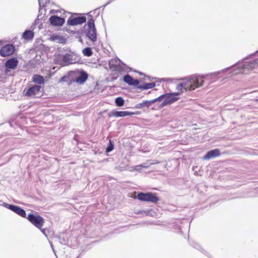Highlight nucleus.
<instances>
[{
  "label": "nucleus",
  "instance_id": "obj_1",
  "mask_svg": "<svg viewBox=\"0 0 258 258\" xmlns=\"http://www.w3.org/2000/svg\"><path fill=\"white\" fill-rule=\"evenodd\" d=\"M20 108L23 113L12 116L8 123L12 128L15 130V134H20V131L26 127V125L32 122V117L31 113L32 112L31 105L22 104Z\"/></svg>",
  "mask_w": 258,
  "mask_h": 258
},
{
  "label": "nucleus",
  "instance_id": "obj_2",
  "mask_svg": "<svg viewBox=\"0 0 258 258\" xmlns=\"http://www.w3.org/2000/svg\"><path fill=\"white\" fill-rule=\"evenodd\" d=\"M33 82L37 83V85H33V97L39 98L43 94L44 78L38 75L33 76Z\"/></svg>",
  "mask_w": 258,
  "mask_h": 258
},
{
  "label": "nucleus",
  "instance_id": "obj_3",
  "mask_svg": "<svg viewBox=\"0 0 258 258\" xmlns=\"http://www.w3.org/2000/svg\"><path fill=\"white\" fill-rule=\"evenodd\" d=\"M4 207L14 212L23 218H27L31 223H32V211L29 213L27 217L25 211L19 206L13 204H5Z\"/></svg>",
  "mask_w": 258,
  "mask_h": 258
},
{
  "label": "nucleus",
  "instance_id": "obj_4",
  "mask_svg": "<svg viewBox=\"0 0 258 258\" xmlns=\"http://www.w3.org/2000/svg\"><path fill=\"white\" fill-rule=\"evenodd\" d=\"M137 199L141 201L151 202L154 204H157L159 201L157 194L153 192H139L137 195Z\"/></svg>",
  "mask_w": 258,
  "mask_h": 258
},
{
  "label": "nucleus",
  "instance_id": "obj_5",
  "mask_svg": "<svg viewBox=\"0 0 258 258\" xmlns=\"http://www.w3.org/2000/svg\"><path fill=\"white\" fill-rule=\"evenodd\" d=\"M88 30L87 33V36L91 41L95 42L97 40V34L95 27L94 20L93 18H91L88 20Z\"/></svg>",
  "mask_w": 258,
  "mask_h": 258
},
{
  "label": "nucleus",
  "instance_id": "obj_6",
  "mask_svg": "<svg viewBox=\"0 0 258 258\" xmlns=\"http://www.w3.org/2000/svg\"><path fill=\"white\" fill-rule=\"evenodd\" d=\"M15 50L16 48L14 44H5L0 49V56L3 57L10 56L14 53Z\"/></svg>",
  "mask_w": 258,
  "mask_h": 258
},
{
  "label": "nucleus",
  "instance_id": "obj_7",
  "mask_svg": "<svg viewBox=\"0 0 258 258\" xmlns=\"http://www.w3.org/2000/svg\"><path fill=\"white\" fill-rule=\"evenodd\" d=\"M19 61L15 57L8 59L5 64V73L8 74L12 70L15 69L18 65Z\"/></svg>",
  "mask_w": 258,
  "mask_h": 258
},
{
  "label": "nucleus",
  "instance_id": "obj_8",
  "mask_svg": "<svg viewBox=\"0 0 258 258\" xmlns=\"http://www.w3.org/2000/svg\"><path fill=\"white\" fill-rule=\"evenodd\" d=\"M86 21L85 17H71L67 20V24L70 26H75L77 25H81L84 23Z\"/></svg>",
  "mask_w": 258,
  "mask_h": 258
},
{
  "label": "nucleus",
  "instance_id": "obj_9",
  "mask_svg": "<svg viewBox=\"0 0 258 258\" xmlns=\"http://www.w3.org/2000/svg\"><path fill=\"white\" fill-rule=\"evenodd\" d=\"M44 223V219L41 216L38 214L33 215V225L45 234V229L42 228Z\"/></svg>",
  "mask_w": 258,
  "mask_h": 258
},
{
  "label": "nucleus",
  "instance_id": "obj_10",
  "mask_svg": "<svg viewBox=\"0 0 258 258\" xmlns=\"http://www.w3.org/2000/svg\"><path fill=\"white\" fill-rule=\"evenodd\" d=\"M49 21L50 24L54 26H61L65 23V19L64 18L55 15L51 16L49 18Z\"/></svg>",
  "mask_w": 258,
  "mask_h": 258
},
{
  "label": "nucleus",
  "instance_id": "obj_11",
  "mask_svg": "<svg viewBox=\"0 0 258 258\" xmlns=\"http://www.w3.org/2000/svg\"><path fill=\"white\" fill-rule=\"evenodd\" d=\"M191 83L192 84L194 90L203 86L204 82V78L201 76H192L190 77Z\"/></svg>",
  "mask_w": 258,
  "mask_h": 258
},
{
  "label": "nucleus",
  "instance_id": "obj_12",
  "mask_svg": "<svg viewBox=\"0 0 258 258\" xmlns=\"http://www.w3.org/2000/svg\"><path fill=\"white\" fill-rule=\"evenodd\" d=\"M139 111L136 112H128L126 111H114L111 112V116L119 117H124L132 115L139 114Z\"/></svg>",
  "mask_w": 258,
  "mask_h": 258
},
{
  "label": "nucleus",
  "instance_id": "obj_13",
  "mask_svg": "<svg viewBox=\"0 0 258 258\" xmlns=\"http://www.w3.org/2000/svg\"><path fill=\"white\" fill-rule=\"evenodd\" d=\"M109 68L112 72L116 73H121L124 71L123 67L120 64L115 63L113 60L109 63Z\"/></svg>",
  "mask_w": 258,
  "mask_h": 258
},
{
  "label": "nucleus",
  "instance_id": "obj_14",
  "mask_svg": "<svg viewBox=\"0 0 258 258\" xmlns=\"http://www.w3.org/2000/svg\"><path fill=\"white\" fill-rule=\"evenodd\" d=\"M221 155L220 151L218 149L211 150L207 153L204 156V160H209L213 158H215L220 156Z\"/></svg>",
  "mask_w": 258,
  "mask_h": 258
},
{
  "label": "nucleus",
  "instance_id": "obj_15",
  "mask_svg": "<svg viewBox=\"0 0 258 258\" xmlns=\"http://www.w3.org/2000/svg\"><path fill=\"white\" fill-rule=\"evenodd\" d=\"M182 83L183 84L184 90L190 91L194 90L190 77L183 79Z\"/></svg>",
  "mask_w": 258,
  "mask_h": 258
},
{
  "label": "nucleus",
  "instance_id": "obj_16",
  "mask_svg": "<svg viewBox=\"0 0 258 258\" xmlns=\"http://www.w3.org/2000/svg\"><path fill=\"white\" fill-rule=\"evenodd\" d=\"M123 81L130 85L137 86L139 84V81L138 80L134 79L129 75H126L123 77Z\"/></svg>",
  "mask_w": 258,
  "mask_h": 258
},
{
  "label": "nucleus",
  "instance_id": "obj_17",
  "mask_svg": "<svg viewBox=\"0 0 258 258\" xmlns=\"http://www.w3.org/2000/svg\"><path fill=\"white\" fill-rule=\"evenodd\" d=\"M32 27V26L31 27ZM22 39L26 41L32 40V29L31 28L26 29L22 35Z\"/></svg>",
  "mask_w": 258,
  "mask_h": 258
},
{
  "label": "nucleus",
  "instance_id": "obj_18",
  "mask_svg": "<svg viewBox=\"0 0 258 258\" xmlns=\"http://www.w3.org/2000/svg\"><path fill=\"white\" fill-rule=\"evenodd\" d=\"M88 74L85 72H81L80 76L78 77L75 82L79 84H83L88 79Z\"/></svg>",
  "mask_w": 258,
  "mask_h": 258
},
{
  "label": "nucleus",
  "instance_id": "obj_19",
  "mask_svg": "<svg viewBox=\"0 0 258 258\" xmlns=\"http://www.w3.org/2000/svg\"><path fill=\"white\" fill-rule=\"evenodd\" d=\"M177 100V98H175L173 94H169L166 96L162 103L163 105H166L170 104Z\"/></svg>",
  "mask_w": 258,
  "mask_h": 258
},
{
  "label": "nucleus",
  "instance_id": "obj_20",
  "mask_svg": "<svg viewBox=\"0 0 258 258\" xmlns=\"http://www.w3.org/2000/svg\"><path fill=\"white\" fill-rule=\"evenodd\" d=\"M23 94L28 97L32 96V85L30 84V82L29 83L28 86L24 90Z\"/></svg>",
  "mask_w": 258,
  "mask_h": 258
},
{
  "label": "nucleus",
  "instance_id": "obj_21",
  "mask_svg": "<svg viewBox=\"0 0 258 258\" xmlns=\"http://www.w3.org/2000/svg\"><path fill=\"white\" fill-rule=\"evenodd\" d=\"M71 55L69 54H66L62 56V63L63 66H67L71 63Z\"/></svg>",
  "mask_w": 258,
  "mask_h": 258
},
{
  "label": "nucleus",
  "instance_id": "obj_22",
  "mask_svg": "<svg viewBox=\"0 0 258 258\" xmlns=\"http://www.w3.org/2000/svg\"><path fill=\"white\" fill-rule=\"evenodd\" d=\"M155 86V83H146L143 85L140 86L139 88H140L142 90H147V89L153 88Z\"/></svg>",
  "mask_w": 258,
  "mask_h": 258
},
{
  "label": "nucleus",
  "instance_id": "obj_23",
  "mask_svg": "<svg viewBox=\"0 0 258 258\" xmlns=\"http://www.w3.org/2000/svg\"><path fill=\"white\" fill-rule=\"evenodd\" d=\"M115 102L117 106L120 107L124 105V101L122 97H119L115 99Z\"/></svg>",
  "mask_w": 258,
  "mask_h": 258
},
{
  "label": "nucleus",
  "instance_id": "obj_24",
  "mask_svg": "<svg viewBox=\"0 0 258 258\" xmlns=\"http://www.w3.org/2000/svg\"><path fill=\"white\" fill-rule=\"evenodd\" d=\"M83 52L85 55L87 56H91L93 53L91 48L90 47H86L84 48L83 50Z\"/></svg>",
  "mask_w": 258,
  "mask_h": 258
},
{
  "label": "nucleus",
  "instance_id": "obj_25",
  "mask_svg": "<svg viewBox=\"0 0 258 258\" xmlns=\"http://www.w3.org/2000/svg\"><path fill=\"white\" fill-rule=\"evenodd\" d=\"M176 88L179 91H180L179 92H178V93H176L175 94L176 95H178L179 94H180V93L182 92V91L184 89L183 83L181 82V83L178 84L177 85Z\"/></svg>",
  "mask_w": 258,
  "mask_h": 258
},
{
  "label": "nucleus",
  "instance_id": "obj_26",
  "mask_svg": "<svg viewBox=\"0 0 258 258\" xmlns=\"http://www.w3.org/2000/svg\"><path fill=\"white\" fill-rule=\"evenodd\" d=\"M252 64H254V61H252V62H249L248 63H247V64H244L243 66H242V68L243 69H249L251 66L252 65Z\"/></svg>",
  "mask_w": 258,
  "mask_h": 258
},
{
  "label": "nucleus",
  "instance_id": "obj_27",
  "mask_svg": "<svg viewBox=\"0 0 258 258\" xmlns=\"http://www.w3.org/2000/svg\"><path fill=\"white\" fill-rule=\"evenodd\" d=\"M113 149V145L111 144V141H110V145L107 147L106 149L107 152H110Z\"/></svg>",
  "mask_w": 258,
  "mask_h": 258
},
{
  "label": "nucleus",
  "instance_id": "obj_28",
  "mask_svg": "<svg viewBox=\"0 0 258 258\" xmlns=\"http://www.w3.org/2000/svg\"><path fill=\"white\" fill-rule=\"evenodd\" d=\"M147 103H148V102L147 101H146V102H144L142 103H140L138 105H137V108H141V107H144L145 106L147 105Z\"/></svg>",
  "mask_w": 258,
  "mask_h": 258
},
{
  "label": "nucleus",
  "instance_id": "obj_29",
  "mask_svg": "<svg viewBox=\"0 0 258 258\" xmlns=\"http://www.w3.org/2000/svg\"><path fill=\"white\" fill-rule=\"evenodd\" d=\"M18 38L17 36H15V37H14L11 40V42H12L11 44H14L15 43L18 42Z\"/></svg>",
  "mask_w": 258,
  "mask_h": 258
},
{
  "label": "nucleus",
  "instance_id": "obj_30",
  "mask_svg": "<svg viewBox=\"0 0 258 258\" xmlns=\"http://www.w3.org/2000/svg\"><path fill=\"white\" fill-rule=\"evenodd\" d=\"M68 79V77L67 76H63L60 79L59 82L67 81Z\"/></svg>",
  "mask_w": 258,
  "mask_h": 258
},
{
  "label": "nucleus",
  "instance_id": "obj_31",
  "mask_svg": "<svg viewBox=\"0 0 258 258\" xmlns=\"http://www.w3.org/2000/svg\"><path fill=\"white\" fill-rule=\"evenodd\" d=\"M139 167L147 168V167L145 166H143V165H140L136 166L135 167V169L137 170H138L139 169Z\"/></svg>",
  "mask_w": 258,
  "mask_h": 258
},
{
  "label": "nucleus",
  "instance_id": "obj_32",
  "mask_svg": "<svg viewBox=\"0 0 258 258\" xmlns=\"http://www.w3.org/2000/svg\"><path fill=\"white\" fill-rule=\"evenodd\" d=\"M164 96H160V97H159L158 98H156V99H155L154 100H153L152 101V102H155L157 101H158V100H160L162 98H164Z\"/></svg>",
  "mask_w": 258,
  "mask_h": 258
},
{
  "label": "nucleus",
  "instance_id": "obj_33",
  "mask_svg": "<svg viewBox=\"0 0 258 258\" xmlns=\"http://www.w3.org/2000/svg\"><path fill=\"white\" fill-rule=\"evenodd\" d=\"M5 204H8L7 203L4 202L2 200H0V206L4 207Z\"/></svg>",
  "mask_w": 258,
  "mask_h": 258
},
{
  "label": "nucleus",
  "instance_id": "obj_34",
  "mask_svg": "<svg viewBox=\"0 0 258 258\" xmlns=\"http://www.w3.org/2000/svg\"><path fill=\"white\" fill-rule=\"evenodd\" d=\"M46 1V0H38V2H39V4L40 5V4H41V3H43V2H44V1Z\"/></svg>",
  "mask_w": 258,
  "mask_h": 258
},
{
  "label": "nucleus",
  "instance_id": "obj_35",
  "mask_svg": "<svg viewBox=\"0 0 258 258\" xmlns=\"http://www.w3.org/2000/svg\"><path fill=\"white\" fill-rule=\"evenodd\" d=\"M3 41L2 40H0V45H3Z\"/></svg>",
  "mask_w": 258,
  "mask_h": 258
},
{
  "label": "nucleus",
  "instance_id": "obj_36",
  "mask_svg": "<svg viewBox=\"0 0 258 258\" xmlns=\"http://www.w3.org/2000/svg\"><path fill=\"white\" fill-rule=\"evenodd\" d=\"M32 51V48L29 49V53H31V51Z\"/></svg>",
  "mask_w": 258,
  "mask_h": 258
},
{
  "label": "nucleus",
  "instance_id": "obj_37",
  "mask_svg": "<svg viewBox=\"0 0 258 258\" xmlns=\"http://www.w3.org/2000/svg\"><path fill=\"white\" fill-rule=\"evenodd\" d=\"M31 104V102H30V103L28 105H31L32 106V105Z\"/></svg>",
  "mask_w": 258,
  "mask_h": 258
}]
</instances>
